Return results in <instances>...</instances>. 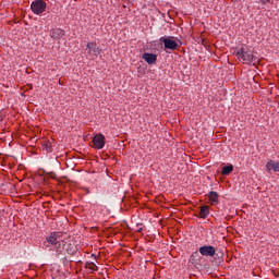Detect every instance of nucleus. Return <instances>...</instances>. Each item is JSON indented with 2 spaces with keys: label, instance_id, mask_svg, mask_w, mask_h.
I'll use <instances>...</instances> for the list:
<instances>
[{
  "label": "nucleus",
  "instance_id": "obj_7",
  "mask_svg": "<svg viewBox=\"0 0 279 279\" xmlns=\"http://www.w3.org/2000/svg\"><path fill=\"white\" fill-rule=\"evenodd\" d=\"M86 49H88V53H92V56H99L101 53V49L97 47L96 43H87Z\"/></svg>",
  "mask_w": 279,
  "mask_h": 279
},
{
  "label": "nucleus",
  "instance_id": "obj_11",
  "mask_svg": "<svg viewBox=\"0 0 279 279\" xmlns=\"http://www.w3.org/2000/svg\"><path fill=\"white\" fill-rule=\"evenodd\" d=\"M208 199H209L211 206H215V205L219 204V194L215 191H211L208 194Z\"/></svg>",
  "mask_w": 279,
  "mask_h": 279
},
{
  "label": "nucleus",
  "instance_id": "obj_5",
  "mask_svg": "<svg viewBox=\"0 0 279 279\" xmlns=\"http://www.w3.org/2000/svg\"><path fill=\"white\" fill-rule=\"evenodd\" d=\"M198 252L202 256L213 258L217 254V248L213 245H204L198 248Z\"/></svg>",
  "mask_w": 279,
  "mask_h": 279
},
{
  "label": "nucleus",
  "instance_id": "obj_15",
  "mask_svg": "<svg viewBox=\"0 0 279 279\" xmlns=\"http://www.w3.org/2000/svg\"><path fill=\"white\" fill-rule=\"evenodd\" d=\"M86 269H89L90 271H97L99 269L95 263H87L85 265Z\"/></svg>",
  "mask_w": 279,
  "mask_h": 279
},
{
  "label": "nucleus",
  "instance_id": "obj_9",
  "mask_svg": "<svg viewBox=\"0 0 279 279\" xmlns=\"http://www.w3.org/2000/svg\"><path fill=\"white\" fill-rule=\"evenodd\" d=\"M266 171H275V173H279V161L276 160H269L266 163Z\"/></svg>",
  "mask_w": 279,
  "mask_h": 279
},
{
  "label": "nucleus",
  "instance_id": "obj_6",
  "mask_svg": "<svg viewBox=\"0 0 279 279\" xmlns=\"http://www.w3.org/2000/svg\"><path fill=\"white\" fill-rule=\"evenodd\" d=\"M93 145L95 149H104L106 147V136L104 134H96L93 137Z\"/></svg>",
  "mask_w": 279,
  "mask_h": 279
},
{
  "label": "nucleus",
  "instance_id": "obj_4",
  "mask_svg": "<svg viewBox=\"0 0 279 279\" xmlns=\"http://www.w3.org/2000/svg\"><path fill=\"white\" fill-rule=\"evenodd\" d=\"M160 40L163 43L165 49H170V51H175L180 47V43L173 40V37H161Z\"/></svg>",
  "mask_w": 279,
  "mask_h": 279
},
{
  "label": "nucleus",
  "instance_id": "obj_2",
  "mask_svg": "<svg viewBox=\"0 0 279 279\" xmlns=\"http://www.w3.org/2000/svg\"><path fill=\"white\" fill-rule=\"evenodd\" d=\"M61 245H62V234H60L59 232L50 233L46 238V241L44 242V246L46 247V250L49 247H56L57 250H59Z\"/></svg>",
  "mask_w": 279,
  "mask_h": 279
},
{
  "label": "nucleus",
  "instance_id": "obj_3",
  "mask_svg": "<svg viewBox=\"0 0 279 279\" xmlns=\"http://www.w3.org/2000/svg\"><path fill=\"white\" fill-rule=\"evenodd\" d=\"M31 10L37 15L43 14V12L47 10V2L44 0H35L31 4Z\"/></svg>",
  "mask_w": 279,
  "mask_h": 279
},
{
  "label": "nucleus",
  "instance_id": "obj_10",
  "mask_svg": "<svg viewBox=\"0 0 279 279\" xmlns=\"http://www.w3.org/2000/svg\"><path fill=\"white\" fill-rule=\"evenodd\" d=\"M64 34V31L61 28H53L50 31V37H52L54 40H60V38H63Z\"/></svg>",
  "mask_w": 279,
  "mask_h": 279
},
{
  "label": "nucleus",
  "instance_id": "obj_14",
  "mask_svg": "<svg viewBox=\"0 0 279 279\" xmlns=\"http://www.w3.org/2000/svg\"><path fill=\"white\" fill-rule=\"evenodd\" d=\"M234 171V166L228 165L222 168L221 175H230V173Z\"/></svg>",
  "mask_w": 279,
  "mask_h": 279
},
{
  "label": "nucleus",
  "instance_id": "obj_8",
  "mask_svg": "<svg viewBox=\"0 0 279 279\" xmlns=\"http://www.w3.org/2000/svg\"><path fill=\"white\" fill-rule=\"evenodd\" d=\"M142 59L145 60V62H147V64H156V61L158 60V56H156L154 53L145 52L142 56Z\"/></svg>",
  "mask_w": 279,
  "mask_h": 279
},
{
  "label": "nucleus",
  "instance_id": "obj_12",
  "mask_svg": "<svg viewBox=\"0 0 279 279\" xmlns=\"http://www.w3.org/2000/svg\"><path fill=\"white\" fill-rule=\"evenodd\" d=\"M210 215V208L208 206H203L199 211L201 219H206Z\"/></svg>",
  "mask_w": 279,
  "mask_h": 279
},
{
  "label": "nucleus",
  "instance_id": "obj_16",
  "mask_svg": "<svg viewBox=\"0 0 279 279\" xmlns=\"http://www.w3.org/2000/svg\"><path fill=\"white\" fill-rule=\"evenodd\" d=\"M259 1H260V3H263L265 5V4L269 3L271 0H259Z\"/></svg>",
  "mask_w": 279,
  "mask_h": 279
},
{
  "label": "nucleus",
  "instance_id": "obj_13",
  "mask_svg": "<svg viewBox=\"0 0 279 279\" xmlns=\"http://www.w3.org/2000/svg\"><path fill=\"white\" fill-rule=\"evenodd\" d=\"M43 149L44 151H47V154H51V151H53V145H51V142L45 141L43 143Z\"/></svg>",
  "mask_w": 279,
  "mask_h": 279
},
{
  "label": "nucleus",
  "instance_id": "obj_1",
  "mask_svg": "<svg viewBox=\"0 0 279 279\" xmlns=\"http://www.w3.org/2000/svg\"><path fill=\"white\" fill-rule=\"evenodd\" d=\"M238 60H242L243 64H252L256 57L254 56V49L250 46H242L234 51Z\"/></svg>",
  "mask_w": 279,
  "mask_h": 279
}]
</instances>
